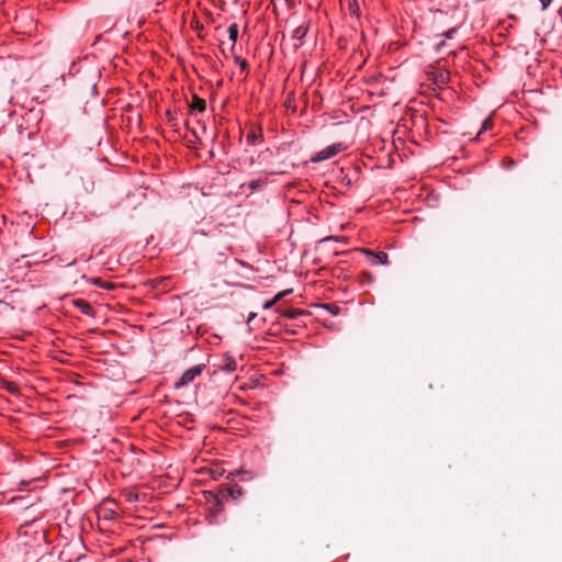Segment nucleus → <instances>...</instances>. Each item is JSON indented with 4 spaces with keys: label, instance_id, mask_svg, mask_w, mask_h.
Segmentation results:
<instances>
[{
    "label": "nucleus",
    "instance_id": "nucleus-1",
    "mask_svg": "<svg viewBox=\"0 0 562 562\" xmlns=\"http://www.w3.org/2000/svg\"><path fill=\"white\" fill-rule=\"evenodd\" d=\"M205 499L210 505L206 519L210 524H214L218 514L224 509V505L218 496L213 492H205Z\"/></svg>",
    "mask_w": 562,
    "mask_h": 562
},
{
    "label": "nucleus",
    "instance_id": "nucleus-2",
    "mask_svg": "<svg viewBox=\"0 0 562 562\" xmlns=\"http://www.w3.org/2000/svg\"><path fill=\"white\" fill-rule=\"evenodd\" d=\"M204 369H205L204 364H198V366H194V367L188 369L187 371H184L182 373L180 379L175 382V387L180 389V387L189 385L191 382L194 381V379L196 376L201 375V373L204 371Z\"/></svg>",
    "mask_w": 562,
    "mask_h": 562
},
{
    "label": "nucleus",
    "instance_id": "nucleus-3",
    "mask_svg": "<svg viewBox=\"0 0 562 562\" xmlns=\"http://www.w3.org/2000/svg\"><path fill=\"white\" fill-rule=\"evenodd\" d=\"M344 149V146L340 143L333 144L327 146L326 148L318 151L315 156L312 157L311 161L319 162L327 159H330L338 155Z\"/></svg>",
    "mask_w": 562,
    "mask_h": 562
},
{
    "label": "nucleus",
    "instance_id": "nucleus-4",
    "mask_svg": "<svg viewBox=\"0 0 562 562\" xmlns=\"http://www.w3.org/2000/svg\"><path fill=\"white\" fill-rule=\"evenodd\" d=\"M360 251L366 254L368 257H370V260L373 265H386L389 262L387 261L389 257H387L386 252H383V251L374 252L367 248H361Z\"/></svg>",
    "mask_w": 562,
    "mask_h": 562
},
{
    "label": "nucleus",
    "instance_id": "nucleus-5",
    "mask_svg": "<svg viewBox=\"0 0 562 562\" xmlns=\"http://www.w3.org/2000/svg\"><path fill=\"white\" fill-rule=\"evenodd\" d=\"M292 293V290L291 289H288V290H283L281 292H279L273 299L267 301L263 303V308L265 310H269L276 303H278L280 300H282L284 296L289 295Z\"/></svg>",
    "mask_w": 562,
    "mask_h": 562
},
{
    "label": "nucleus",
    "instance_id": "nucleus-6",
    "mask_svg": "<svg viewBox=\"0 0 562 562\" xmlns=\"http://www.w3.org/2000/svg\"><path fill=\"white\" fill-rule=\"evenodd\" d=\"M190 108L192 110H195V111L202 113V112H204L206 110V102H205V100L194 95L193 100H192V102L190 104Z\"/></svg>",
    "mask_w": 562,
    "mask_h": 562
},
{
    "label": "nucleus",
    "instance_id": "nucleus-7",
    "mask_svg": "<svg viewBox=\"0 0 562 562\" xmlns=\"http://www.w3.org/2000/svg\"><path fill=\"white\" fill-rule=\"evenodd\" d=\"M228 37L234 47L238 38V25L236 23H233L228 26Z\"/></svg>",
    "mask_w": 562,
    "mask_h": 562
},
{
    "label": "nucleus",
    "instance_id": "nucleus-8",
    "mask_svg": "<svg viewBox=\"0 0 562 562\" xmlns=\"http://www.w3.org/2000/svg\"><path fill=\"white\" fill-rule=\"evenodd\" d=\"M222 369L227 372H234L237 369V363L233 358L227 357L224 360V364L222 366Z\"/></svg>",
    "mask_w": 562,
    "mask_h": 562
},
{
    "label": "nucleus",
    "instance_id": "nucleus-9",
    "mask_svg": "<svg viewBox=\"0 0 562 562\" xmlns=\"http://www.w3.org/2000/svg\"><path fill=\"white\" fill-rule=\"evenodd\" d=\"M99 517H103L104 519H114L116 516V512L114 509L101 508L98 512Z\"/></svg>",
    "mask_w": 562,
    "mask_h": 562
},
{
    "label": "nucleus",
    "instance_id": "nucleus-10",
    "mask_svg": "<svg viewBox=\"0 0 562 562\" xmlns=\"http://www.w3.org/2000/svg\"><path fill=\"white\" fill-rule=\"evenodd\" d=\"M359 281L362 283V284H370L374 281V277L371 272L369 271H363L361 272V274L359 276Z\"/></svg>",
    "mask_w": 562,
    "mask_h": 562
},
{
    "label": "nucleus",
    "instance_id": "nucleus-11",
    "mask_svg": "<svg viewBox=\"0 0 562 562\" xmlns=\"http://www.w3.org/2000/svg\"><path fill=\"white\" fill-rule=\"evenodd\" d=\"M306 32L307 27L304 25H300L293 31L292 37L296 40H302L306 35Z\"/></svg>",
    "mask_w": 562,
    "mask_h": 562
},
{
    "label": "nucleus",
    "instance_id": "nucleus-12",
    "mask_svg": "<svg viewBox=\"0 0 562 562\" xmlns=\"http://www.w3.org/2000/svg\"><path fill=\"white\" fill-rule=\"evenodd\" d=\"M492 128H493V120L491 117H487L483 121L479 135H481L483 132L492 130Z\"/></svg>",
    "mask_w": 562,
    "mask_h": 562
},
{
    "label": "nucleus",
    "instance_id": "nucleus-13",
    "mask_svg": "<svg viewBox=\"0 0 562 562\" xmlns=\"http://www.w3.org/2000/svg\"><path fill=\"white\" fill-rule=\"evenodd\" d=\"M266 182L262 181V180H251L249 183H248V188L251 190V191H256L260 188L263 187Z\"/></svg>",
    "mask_w": 562,
    "mask_h": 562
},
{
    "label": "nucleus",
    "instance_id": "nucleus-14",
    "mask_svg": "<svg viewBox=\"0 0 562 562\" xmlns=\"http://www.w3.org/2000/svg\"><path fill=\"white\" fill-rule=\"evenodd\" d=\"M77 306H79L81 308V311L86 314H89L90 310H91V306L89 303L82 301V300H79L76 302Z\"/></svg>",
    "mask_w": 562,
    "mask_h": 562
},
{
    "label": "nucleus",
    "instance_id": "nucleus-15",
    "mask_svg": "<svg viewBox=\"0 0 562 562\" xmlns=\"http://www.w3.org/2000/svg\"><path fill=\"white\" fill-rule=\"evenodd\" d=\"M235 63L238 64L243 70H247L248 64H247L246 59H244L239 56H236Z\"/></svg>",
    "mask_w": 562,
    "mask_h": 562
},
{
    "label": "nucleus",
    "instance_id": "nucleus-16",
    "mask_svg": "<svg viewBox=\"0 0 562 562\" xmlns=\"http://www.w3.org/2000/svg\"><path fill=\"white\" fill-rule=\"evenodd\" d=\"M301 312L299 310H289L283 313V315L288 318H295Z\"/></svg>",
    "mask_w": 562,
    "mask_h": 562
},
{
    "label": "nucleus",
    "instance_id": "nucleus-17",
    "mask_svg": "<svg viewBox=\"0 0 562 562\" xmlns=\"http://www.w3.org/2000/svg\"><path fill=\"white\" fill-rule=\"evenodd\" d=\"M541 2L542 9L546 10L550 7L552 0H539Z\"/></svg>",
    "mask_w": 562,
    "mask_h": 562
},
{
    "label": "nucleus",
    "instance_id": "nucleus-18",
    "mask_svg": "<svg viewBox=\"0 0 562 562\" xmlns=\"http://www.w3.org/2000/svg\"><path fill=\"white\" fill-rule=\"evenodd\" d=\"M8 391L11 393H15L18 391V387L14 384H9Z\"/></svg>",
    "mask_w": 562,
    "mask_h": 562
},
{
    "label": "nucleus",
    "instance_id": "nucleus-19",
    "mask_svg": "<svg viewBox=\"0 0 562 562\" xmlns=\"http://www.w3.org/2000/svg\"><path fill=\"white\" fill-rule=\"evenodd\" d=\"M93 283L104 288V284L100 279H94Z\"/></svg>",
    "mask_w": 562,
    "mask_h": 562
},
{
    "label": "nucleus",
    "instance_id": "nucleus-20",
    "mask_svg": "<svg viewBox=\"0 0 562 562\" xmlns=\"http://www.w3.org/2000/svg\"><path fill=\"white\" fill-rule=\"evenodd\" d=\"M453 33H454V30H451V31H449V32L447 33V36H448V37H451Z\"/></svg>",
    "mask_w": 562,
    "mask_h": 562
},
{
    "label": "nucleus",
    "instance_id": "nucleus-21",
    "mask_svg": "<svg viewBox=\"0 0 562 562\" xmlns=\"http://www.w3.org/2000/svg\"><path fill=\"white\" fill-rule=\"evenodd\" d=\"M248 138L255 139V135H248Z\"/></svg>",
    "mask_w": 562,
    "mask_h": 562
},
{
    "label": "nucleus",
    "instance_id": "nucleus-22",
    "mask_svg": "<svg viewBox=\"0 0 562 562\" xmlns=\"http://www.w3.org/2000/svg\"><path fill=\"white\" fill-rule=\"evenodd\" d=\"M248 138L255 139V135H248Z\"/></svg>",
    "mask_w": 562,
    "mask_h": 562
}]
</instances>
